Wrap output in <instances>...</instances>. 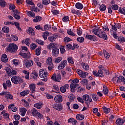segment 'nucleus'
Here are the masks:
<instances>
[{
  "label": "nucleus",
  "instance_id": "cd10ccee",
  "mask_svg": "<svg viewBox=\"0 0 125 125\" xmlns=\"http://www.w3.org/2000/svg\"><path fill=\"white\" fill-rule=\"evenodd\" d=\"M27 111V110L24 107H21L20 109V112L21 113V115L22 117H24L25 115V114Z\"/></svg>",
  "mask_w": 125,
  "mask_h": 125
},
{
  "label": "nucleus",
  "instance_id": "c85d7f7f",
  "mask_svg": "<svg viewBox=\"0 0 125 125\" xmlns=\"http://www.w3.org/2000/svg\"><path fill=\"white\" fill-rule=\"evenodd\" d=\"M42 20V17H41L40 16H37L36 17L35 19H34L33 20V21L35 23H37L39 21H41Z\"/></svg>",
  "mask_w": 125,
  "mask_h": 125
},
{
  "label": "nucleus",
  "instance_id": "aec40b11",
  "mask_svg": "<svg viewBox=\"0 0 125 125\" xmlns=\"http://www.w3.org/2000/svg\"><path fill=\"white\" fill-rule=\"evenodd\" d=\"M14 105L15 104H10L8 107V109H11L12 112H16L17 111V108L16 107L14 106Z\"/></svg>",
  "mask_w": 125,
  "mask_h": 125
},
{
  "label": "nucleus",
  "instance_id": "5701e85b",
  "mask_svg": "<svg viewBox=\"0 0 125 125\" xmlns=\"http://www.w3.org/2000/svg\"><path fill=\"white\" fill-rule=\"evenodd\" d=\"M1 61L3 62L6 63L8 61V58L7 57V55L5 54H3L2 55V56L0 58Z\"/></svg>",
  "mask_w": 125,
  "mask_h": 125
},
{
  "label": "nucleus",
  "instance_id": "4468645a",
  "mask_svg": "<svg viewBox=\"0 0 125 125\" xmlns=\"http://www.w3.org/2000/svg\"><path fill=\"white\" fill-rule=\"evenodd\" d=\"M54 101L57 103H61L62 102V96L60 94L55 96Z\"/></svg>",
  "mask_w": 125,
  "mask_h": 125
},
{
  "label": "nucleus",
  "instance_id": "79ce46f5",
  "mask_svg": "<svg viewBox=\"0 0 125 125\" xmlns=\"http://www.w3.org/2000/svg\"><path fill=\"white\" fill-rule=\"evenodd\" d=\"M67 62L69 64H74V62L73 61V58L70 57L67 58Z\"/></svg>",
  "mask_w": 125,
  "mask_h": 125
},
{
  "label": "nucleus",
  "instance_id": "603ef678",
  "mask_svg": "<svg viewBox=\"0 0 125 125\" xmlns=\"http://www.w3.org/2000/svg\"><path fill=\"white\" fill-rule=\"evenodd\" d=\"M118 11H119L121 14L125 15V7H123L122 9V8L120 7L118 10Z\"/></svg>",
  "mask_w": 125,
  "mask_h": 125
},
{
  "label": "nucleus",
  "instance_id": "5fc2aeb1",
  "mask_svg": "<svg viewBox=\"0 0 125 125\" xmlns=\"http://www.w3.org/2000/svg\"><path fill=\"white\" fill-rule=\"evenodd\" d=\"M92 99H93L94 101H97L98 99V97L95 94H92Z\"/></svg>",
  "mask_w": 125,
  "mask_h": 125
},
{
  "label": "nucleus",
  "instance_id": "f704fd0d",
  "mask_svg": "<svg viewBox=\"0 0 125 125\" xmlns=\"http://www.w3.org/2000/svg\"><path fill=\"white\" fill-rule=\"evenodd\" d=\"M7 5V3L5 0H0V6L1 7H5Z\"/></svg>",
  "mask_w": 125,
  "mask_h": 125
},
{
  "label": "nucleus",
  "instance_id": "ea45409f",
  "mask_svg": "<svg viewBox=\"0 0 125 125\" xmlns=\"http://www.w3.org/2000/svg\"><path fill=\"white\" fill-rule=\"evenodd\" d=\"M29 94V91L28 90H24L21 92L20 96L24 97L26 95H28Z\"/></svg>",
  "mask_w": 125,
  "mask_h": 125
},
{
  "label": "nucleus",
  "instance_id": "37998d69",
  "mask_svg": "<svg viewBox=\"0 0 125 125\" xmlns=\"http://www.w3.org/2000/svg\"><path fill=\"white\" fill-rule=\"evenodd\" d=\"M41 47H39L38 48H37L36 49V52H35V55L37 56H39L41 55Z\"/></svg>",
  "mask_w": 125,
  "mask_h": 125
},
{
  "label": "nucleus",
  "instance_id": "09e8293b",
  "mask_svg": "<svg viewBox=\"0 0 125 125\" xmlns=\"http://www.w3.org/2000/svg\"><path fill=\"white\" fill-rule=\"evenodd\" d=\"M50 3V0H42V4L45 6H47Z\"/></svg>",
  "mask_w": 125,
  "mask_h": 125
},
{
  "label": "nucleus",
  "instance_id": "9d476101",
  "mask_svg": "<svg viewBox=\"0 0 125 125\" xmlns=\"http://www.w3.org/2000/svg\"><path fill=\"white\" fill-rule=\"evenodd\" d=\"M19 55L22 56L23 58L28 59L31 57V54L30 52L25 53V52H20Z\"/></svg>",
  "mask_w": 125,
  "mask_h": 125
},
{
  "label": "nucleus",
  "instance_id": "dca6fc26",
  "mask_svg": "<svg viewBox=\"0 0 125 125\" xmlns=\"http://www.w3.org/2000/svg\"><path fill=\"white\" fill-rule=\"evenodd\" d=\"M79 86V84L76 83H72L70 84V87L71 88V92H75V88Z\"/></svg>",
  "mask_w": 125,
  "mask_h": 125
},
{
  "label": "nucleus",
  "instance_id": "393cba45",
  "mask_svg": "<svg viewBox=\"0 0 125 125\" xmlns=\"http://www.w3.org/2000/svg\"><path fill=\"white\" fill-rule=\"evenodd\" d=\"M57 37H58V36L57 35H54L49 37L48 38V40L51 42H53L55 41Z\"/></svg>",
  "mask_w": 125,
  "mask_h": 125
},
{
  "label": "nucleus",
  "instance_id": "bb28decb",
  "mask_svg": "<svg viewBox=\"0 0 125 125\" xmlns=\"http://www.w3.org/2000/svg\"><path fill=\"white\" fill-rule=\"evenodd\" d=\"M84 118V116L83 114H77L76 115V119L78 121H83Z\"/></svg>",
  "mask_w": 125,
  "mask_h": 125
},
{
  "label": "nucleus",
  "instance_id": "58836bf2",
  "mask_svg": "<svg viewBox=\"0 0 125 125\" xmlns=\"http://www.w3.org/2000/svg\"><path fill=\"white\" fill-rule=\"evenodd\" d=\"M102 70L104 71V69L98 70V74L99 75V77L101 78H104V75L103 74V72Z\"/></svg>",
  "mask_w": 125,
  "mask_h": 125
},
{
  "label": "nucleus",
  "instance_id": "e433bc0d",
  "mask_svg": "<svg viewBox=\"0 0 125 125\" xmlns=\"http://www.w3.org/2000/svg\"><path fill=\"white\" fill-rule=\"evenodd\" d=\"M82 65L85 71L89 70V66L88 64H85V62H83L82 63Z\"/></svg>",
  "mask_w": 125,
  "mask_h": 125
},
{
  "label": "nucleus",
  "instance_id": "ddd939ff",
  "mask_svg": "<svg viewBox=\"0 0 125 125\" xmlns=\"http://www.w3.org/2000/svg\"><path fill=\"white\" fill-rule=\"evenodd\" d=\"M3 88L5 90L8 88H11L12 87L11 82L10 80H7L5 83H3Z\"/></svg>",
  "mask_w": 125,
  "mask_h": 125
},
{
  "label": "nucleus",
  "instance_id": "c9c22d12",
  "mask_svg": "<svg viewBox=\"0 0 125 125\" xmlns=\"http://www.w3.org/2000/svg\"><path fill=\"white\" fill-rule=\"evenodd\" d=\"M4 70H5L6 73H7L8 76H11L12 70L9 67H5Z\"/></svg>",
  "mask_w": 125,
  "mask_h": 125
},
{
  "label": "nucleus",
  "instance_id": "7ed1b4c3",
  "mask_svg": "<svg viewBox=\"0 0 125 125\" xmlns=\"http://www.w3.org/2000/svg\"><path fill=\"white\" fill-rule=\"evenodd\" d=\"M19 47L18 45H17L15 43H10L9 45L6 47V49L7 50V52L10 53H15L18 50Z\"/></svg>",
  "mask_w": 125,
  "mask_h": 125
},
{
  "label": "nucleus",
  "instance_id": "c03bdc74",
  "mask_svg": "<svg viewBox=\"0 0 125 125\" xmlns=\"http://www.w3.org/2000/svg\"><path fill=\"white\" fill-rule=\"evenodd\" d=\"M27 14L28 16L33 17L34 18L35 17V13L32 12V11H27Z\"/></svg>",
  "mask_w": 125,
  "mask_h": 125
},
{
  "label": "nucleus",
  "instance_id": "6e6d98bb",
  "mask_svg": "<svg viewBox=\"0 0 125 125\" xmlns=\"http://www.w3.org/2000/svg\"><path fill=\"white\" fill-rule=\"evenodd\" d=\"M11 39L15 42L18 41L19 37L14 35H11Z\"/></svg>",
  "mask_w": 125,
  "mask_h": 125
},
{
  "label": "nucleus",
  "instance_id": "f03ea898",
  "mask_svg": "<svg viewBox=\"0 0 125 125\" xmlns=\"http://www.w3.org/2000/svg\"><path fill=\"white\" fill-rule=\"evenodd\" d=\"M92 32H93L96 36H98V37L101 39H103L104 40H107L108 39L106 34L103 31H102L101 29H93L92 30Z\"/></svg>",
  "mask_w": 125,
  "mask_h": 125
},
{
  "label": "nucleus",
  "instance_id": "e2e57ef3",
  "mask_svg": "<svg viewBox=\"0 0 125 125\" xmlns=\"http://www.w3.org/2000/svg\"><path fill=\"white\" fill-rule=\"evenodd\" d=\"M36 42L42 45H43L44 44V41H42L39 39H37Z\"/></svg>",
  "mask_w": 125,
  "mask_h": 125
},
{
  "label": "nucleus",
  "instance_id": "39448f33",
  "mask_svg": "<svg viewBox=\"0 0 125 125\" xmlns=\"http://www.w3.org/2000/svg\"><path fill=\"white\" fill-rule=\"evenodd\" d=\"M83 100L85 101V104H86L87 107L89 108V105L90 103L92 102V98L89 97V95L88 94H84L83 96Z\"/></svg>",
  "mask_w": 125,
  "mask_h": 125
},
{
  "label": "nucleus",
  "instance_id": "f8f14e48",
  "mask_svg": "<svg viewBox=\"0 0 125 125\" xmlns=\"http://www.w3.org/2000/svg\"><path fill=\"white\" fill-rule=\"evenodd\" d=\"M33 65V62L32 60H26V62L23 63V66L26 68H30Z\"/></svg>",
  "mask_w": 125,
  "mask_h": 125
},
{
  "label": "nucleus",
  "instance_id": "864d4df0",
  "mask_svg": "<svg viewBox=\"0 0 125 125\" xmlns=\"http://www.w3.org/2000/svg\"><path fill=\"white\" fill-rule=\"evenodd\" d=\"M62 60V57H58L55 59V63H59Z\"/></svg>",
  "mask_w": 125,
  "mask_h": 125
},
{
  "label": "nucleus",
  "instance_id": "c756f323",
  "mask_svg": "<svg viewBox=\"0 0 125 125\" xmlns=\"http://www.w3.org/2000/svg\"><path fill=\"white\" fill-rule=\"evenodd\" d=\"M103 92L105 95H108V94L109 93V90L108 89L106 86H103Z\"/></svg>",
  "mask_w": 125,
  "mask_h": 125
},
{
  "label": "nucleus",
  "instance_id": "a19ab883",
  "mask_svg": "<svg viewBox=\"0 0 125 125\" xmlns=\"http://www.w3.org/2000/svg\"><path fill=\"white\" fill-rule=\"evenodd\" d=\"M2 31L4 33L7 34L10 32V28L7 26H4L2 27Z\"/></svg>",
  "mask_w": 125,
  "mask_h": 125
},
{
  "label": "nucleus",
  "instance_id": "680f3d73",
  "mask_svg": "<svg viewBox=\"0 0 125 125\" xmlns=\"http://www.w3.org/2000/svg\"><path fill=\"white\" fill-rule=\"evenodd\" d=\"M5 99L12 100L13 99V96L11 94H7L5 96Z\"/></svg>",
  "mask_w": 125,
  "mask_h": 125
},
{
  "label": "nucleus",
  "instance_id": "b1692460",
  "mask_svg": "<svg viewBox=\"0 0 125 125\" xmlns=\"http://www.w3.org/2000/svg\"><path fill=\"white\" fill-rule=\"evenodd\" d=\"M116 124L117 125H123L124 124V121L122 118H118L116 120Z\"/></svg>",
  "mask_w": 125,
  "mask_h": 125
},
{
  "label": "nucleus",
  "instance_id": "6e6552de",
  "mask_svg": "<svg viewBox=\"0 0 125 125\" xmlns=\"http://www.w3.org/2000/svg\"><path fill=\"white\" fill-rule=\"evenodd\" d=\"M53 108L59 111H61L62 110V109H63V107L62 105V104H61V103L54 104L53 105Z\"/></svg>",
  "mask_w": 125,
  "mask_h": 125
},
{
  "label": "nucleus",
  "instance_id": "2eb2a0df",
  "mask_svg": "<svg viewBox=\"0 0 125 125\" xmlns=\"http://www.w3.org/2000/svg\"><path fill=\"white\" fill-rule=\"evenodd\" d=\"M40 77L41 78L46 77L47 76V72L44 71L43 69H40L39 73Z\"/></svg>",
  "mask_w": 125,
  "mask_h": 125
},
{
  "label": "nucleus",
  "instance_id": "3c124183",
  "mask_svg": "<svg viewBox=\"0 0 125 125\" xmlns=\"http://www.w3.org/2000/svg\"><path fill=\"white\" fill-rule=\"evenodd\" d=\"M59 48L62 54H63L64 52H66V50H65L64 46H60Z\"/></svg>",
  "mask_w": 125,
  "mask_h": 125
},
{
  "label": "nucleus",
  "instance_id": "0e129e2a",
  "mask_svg": "<svg viewBox=\"0 0 125 125\" xmlns=\"http://www.w3.org/2000/svg\"><path fill=\"white\" fill-rule=\"evenodd\" d=\"M92 2H93V3L95 6L100 5V4L99 3V1L98 0H92Z\"/></svg>",
  "mask_w": 125,
  "mask_h": 125
},
{
  "label": "nucleus",
  "instance_id": "49530a36",
  "mask_svg": "<svg viewBox=\"0 0 125 125\" xmlns=\"http://www.w3.org/2000/svg\"><path fill=\"white\" fill-rule=\"evenodd\" d=\"M70 18L68 16H64L62 19V21L63 22L69 21Z\"/></svg>",
  "mask_w": 125,
  "mask_h": 125
},
{
  "label": "nucleus",
  "instance_id": "9b49d317",
  "mask_svg": "<svg viewBox=\"0 0 125 125\" xmlns=\"http://www.w3.org/2000/svg\"><path fill=\"white\" fill-rule=\"evenodd\" d=\"M68 63V62L66 60H64L61 62V63L59 64V66H58V70H62L65 68L66 65Z\"/></svg>",
  "mask_w": 125,
  "mask_h": 125
},
{
  "label": "nucleus",
  "instance_id": "1a4fd4ad",
  "mask_svg": "<svg viewBox=\"0 0 125 125\" xmlns=\"http://www.w3.org/2000/svg\"><path fill=\"white\" fill-rule=\"evenodd\" d=\"M51 79H52V80L55 82H60V80L62 79V76L60 73L57 75L56 74H53Z\"/></svg>",
  "mask_w": 125,
  "mask_h": 125
},
{
  "label": "nucleus",
  "instance_id": "f3484780",
  "mask_svg": "<svg viewBox=\"0 0 125 125\" xmlns=\"http://www.w3.org/2000/svg\"><path fill=\"white\" fill-rule=\"evenodd\" d=\"M123 82V84H125V78L123 76H120L118 77V79L116 81L117 83Z\"/></svg>",
  "mask_w": 125,
  "mask_h": 125
},
{
  "label": "nucleus",
  "instance_id": "2f4dec72",
  "mask_svg": "<svg viewBox=\"0 0 125 125\" xmlns=\"http://www.w3.org/2000/svg\"><path fill=\"white\" fill-rule=\"evenodd\" d=\"M27 31H28V32H27L28 34H29L30 35H32V36H35V31L32 27L28 28Z\"/></svg>",
  "mask_w": 125,
  "mask_h": 125
},
{
  "label": "nucleus",
  "instance_id": "bf43d9fd",
  "mask_svg": "<svg viewBox=\"0 0 125 125\" xmlns=\"http://www.w3.org/2000/svg\"><path fill=\"white\" fill-rule=\"evenodd\" d=\"M88 83V81L87 79H83L81 82V83L82 84H87Z\"/></svg>",
  "mask_w": 125,
  "mask_h": 125
},
{
  "label": "nucleus",
  "instance_id": "473e14b6",
  "mask_svg": "<svg viewBox=\"0 0 125 125\" xmlns=\"http://www.w3.org/2000/svg\"><path fill=\"white\" fill-rule=\"evenodd\" d=\"M99 9L101 12L105 11L106 9V6L105 4H103L102 5H100Z\"/></svg>",
  "mask_w": 125,
  "mask_h": 125
},
{
  "label": "nucleus",
  "instance_id": "6ab92c4d",
  "mask_svg": "<svg viewBox=\"0 0 125 125\" xmlns=\"http://www.w3.org/2000/svg\"><path fill=\"white\" fill-rule=\"evenodd\" d=\"M31 114L33 117H37V114L39 113L36 108H33L31 110Z\"/></svg>",
  "mask_w": 125,
  "mask_h": 125
},
{
  "label": "nucleus",
  "instance_id": "0eeeda50",
  "mask_svg": "<svg viewBox=\"0 0 125 125\" xmlns=\"http://www.w3.org/2000/svg\"><path fill=\"white\" fill-rule=\"evenodd\" d=\"M85 38L86 40H88L92 42H96L97 41V38L96 37V36L95 35H89V34H87V35H86Z\"/></svg>",
  "mask_w": 125,
  "mask_h": 125
},
{
  "label": "nucleus",
  "instance_id": "423d86ee",
  "mask_svg": "<svg viewBox=\"0 0 125 125\" xmlns=\"http://www.w3.org/2000/svg\"><path fill=\"white\" fill-rule=\"evenodd\" d=\"M107 9L108 13H109V14H112V13H113V10H118L119 6L117 4L112 5L111 6V5H109V6L107 7Z\"/></svg>",
  "mask_w": 125,
  "mask_h": 125
},
{
  "label": "nucleus",
  "instance_id": "20e7f679",
  "mask_svg": "<svg viewBox=\"0 0 125 125\" xmlns=\"http://www.w3.org/2000/svg\"><path fill=\"white\" fill-rule=\"evenodd\" d=\"M11 81L14 84H21L24 82L22 79L18 76H14L12 77Z\"/></svg>",
  "mask_w": 125,
  "mask_h": 125
},
{
  "label": "nucleus",
  "instance_id": "a18cd8bd",
  "mask_svg": "<svg viewBox=\"0 0 125 125\" xmlns=\"http://www.w3.org/2000/svg\"><path fill=\"white\" fill-rule=\"evenodd\" d=\"M103 109L104 110V113L105 114H108L110 112V109L109 108H107L105 106H103Z\"/></svg>",
  "mask_w": 125,
  "mask_h": 125
},
{
  "label": "nucleus",
  "instance_id": "4be33fe9",
  "mask_svg": "<svg viewBox=\"0 0 125 125\" xmlns=\"http://www.w3.org/2000/svg\"><path fill=\"white\" fill-rule=\"evenodd\" d=\"M31 77V79H33L34 80H37L38 74L37 72L34 71L33 72H32V74L30 75V78Z\"/></svg>",
  "mask_w": 125,
  "mask_h": 125
},
{
  "label": "nucleus",
  "instance_id": "338daca9",
  "mask_svg": "<svg viewBox=\"0 0 125 125\" xmlns=\"http://www.w3.org/2000/svg\"><path fill=\"white\" fill-rule=\"evenodd\" d=\"M52 88L57 91H59L60 90V87H58V86L56 84L53 85V86H52Z\"/></svg>",
  "mask_w": 125,
  "mask_h": 125
},
{
  "label": "nucleus",
  "instance_id": "69168bd1",
  "mask_svg": "<svg viewBox=\"0 0 125 125\" xmlns=\"http://www.w3.org/2000/svg\"><path fill=\"white\" fill-rule=\"evenodd\" d=\"M15 25L16 26V28L20 31H21V29L20 27V23L19 22H14Z\"/></svg>",
  "mask_w": 125,
  "mask_h": 125
},
{
  "label": "nucleus",
  "instance_id": "4c0bfd02",
  "mask_svg": "<svg viewBox=\"0 0 125 125\" xmlns=\"http://www.w3.org/2000/svg\"><path fill=\"white\" fill-rule=\"evenodd\" d=\"M21 101H22V102L23 103V104H24V106L26 108L30 107V105H29V104L28 102L26 101L25 99H22Z\"/></svg>",
  "mask_w": 125,
  "mask_h": 125
},
{
  "label": "nucleus",
  "instance_id": "de8ad7c7",
  "mask_svg": "<svg viewBox=\"0 0 125 125\" xmlns=\"http://www.w3.org/2000/svg\"><path fill=\"white\" fill-rule=\"evenodd\" d=\"M68 98H69V100H70V102H72L73 101H74V100L75 98V95L74 94H70L68 96Z\"/></svg>",
  "mask_w": 125,
  "mask_h": 125
},
{
  "label": "nucleus",
  "instance_id": "a211bd4d",
  "mask_svg": "<svg viewBox=\"0 0 125 125\" xmlns=\"http://www.w3.org/2000/svg\"><path fill=\"white\" fill-rule=\"evenodd\" d=\"M71 12L73 14L76 15L77 16H81L82 15V13L79 10H75V9L71 8Z\"/></svg>",
  "mask_w": 125,
  "mask_h": 125
},
{
  "label": "nucleus",
  "instance_id": "4d7b16f0",
  "mask_svg": "<svg viewBox=\"0 0 125 125\" xmlns=\"http://www.w3.org/2000/svg\"><path fill=\"white\" fill-rule=\"evenodd\" d=\"M77 40L78 42H79L80 43H83L84 39L83 37H77Z\"/></svg>",
  "mask_w": 125,
  "mask_h": 125
},
{
  "label": "nucleus",
  "instance_id": "8fccbe9b",
  "mask_svg": "<svg viewBox=\"0 0 125 125\" xmlns=\"http://www.w3.org/2000/svg\"><path fill=\"white\" fill-rule=\"evenodd\" d=\"M67 34L68 35L72 36L73 37L76 36V34L73 31H71V29L67 30Z\"/></svg>",
  "mask_w": 125,
  "mask_h": 125
},
{
  "label": "nucleus",
  "instance_id": "72a5a7b5",
  "mask_svg": "<svg viewBox=\"0 0 125 125\" xmlns=\"http://www.w3.org/2000/svg\"><path fill=\"white\" fill-rule=\"evenodd\" d=\"M43 104L42 103H36L34 104V107L37 109H41Z\"/></svg>",
  "mask_w": 125,
  "mask_h": 125
},
{
  "label": "nucleus",
  "instance_id": "412c9836",
  "mask_svg": "<svg viewBox=\"0 0 125 125\" xmlns=\"http://www.w3.org/2000/svg\"><path fill=\"white\" fill-rule=\"evenodd\" d=\"M75 7L78 10H82L84 6L83 5L81 2H77L75 4Z\"/></svg>",
  "mask_w": 125,
  "mask_h": 125
},
{
  "label": "nucleus",
  "instance_id": "f257e3e1",
  "mask_svg": "<svg viewBox=\"0 0 125 125\" xmlns=\"http://www.w3.org/2000/svg\"><path fill=\"white\" fill-rule=\"evenodd\" d=\"M47 48L49 50H51L52 49V52L53 57H57L59 55V47L58 46L55 45L54 43L51 42L47 46Z\"/></svg>",
  "mask_w": 125,
  "mask_h": 125
},
{
  "label": "nucleus",
  "instance_id": "13d9d810",
  "mask_svg": "<svg viewBox=\"0 0 125 125\" xmlns=\"http://www.w3.org/2000/svg\"><path fill=\"white\" fill-rule=\"evenodd\" d=\"M63 41L65 42H69L72 41V39L68 37H64L63 39Z\"/></svg>",
  "mask_w": 125,
  "mask_h": 125
},
{
  "label": "nucleus",
  "instance_id": "052dcab7",
  "mask_svg": "<svg viewBox=\"0 0 125 125\" xmlns=\"http://www.w3.org/2000/svg\"><path fill=\"white\" fill-rule=\"evenodd\" d=\"M31 49L32 50H35L37 47V45L35 43H32L30 45Z\"/></svg>",
  "mask_w": 125,
  "mask_h": 125
},
{
  "label": "nucleus",
  "instance_id": "774afa93",
  "mask_svg": "<svg viewBox=\"0 0 125 125\" xmlns=\"http://www.w3.org/2000/svg\"><path fill=\"white\" fill-rule=\"evenodd\" d=\"M29 42H30V39H29V38H27L25 39V43L26 45L29 46L30 45V43Z\"/></svg>",
  "mask_w": 125,
  "mask_h": 125
},
{
  "label": "nucleus",
  "instance_id": "7c9ffc66",
  "mask_svg": "<svg viewBox=\"0 0 125 125\" xmlns=\"http://www.w3.org/2000/svg\"><path fill=\"white\" fill-rule=\"evenodd\" d=\"M103 53L104 57V58L107 60L109 59L110 57V55L109 53H108L105 50H103Z\"/></svg>",
  "mask_w": 125,
  "mask_h": 125
},
{
  "label": "nucleus",
  "instance_id": "a878e982",
  "mask_svg": "<svg viewBox=\"0 0 125 125\" xmlns=\"http://www.w3.org/2000/svg\"><path fill=\"white\" fill-rule=\"evenodd\" d=\"M29 87L31 93H34L35 92L36 84L35 83H32L29 85Z\"/></svg>",
  "mask_w": 125,
  "mask_h": 125
}]
</instances>
